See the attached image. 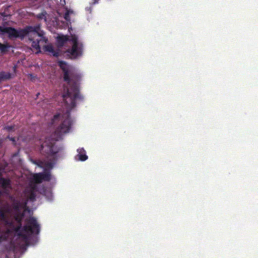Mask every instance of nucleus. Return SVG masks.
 <instances>
[{
	"label": "nucleus",
	"mask_w": 258,
	"mask_h": 258,
	"mask_svg": "<svg viewBox=\"0 0 258 258\" xmlns=\"http://www.w3.org/2000/svg\"><path fill=\"white\" fill-rule=\"evenodd\" d=\"M58 66L63 72V80L69 85L70 88L64 86L62 96L67 109L66 112L62 115L60 113L55 114L51 119L52 124L60 120V124L55 130L53 135L55 141L61 139L64 134L69 132L72 125L71 111L76 107V100L82 101L84 99L79 90V81L80 76L64 61H59Z\"/></svg>",
	"instance_id": "1"
},
{
	"label": "nucleus",
	"mask_w": 258,
	"mask_h": 258,
	"mask_svg": "<svg viewBox=\"0 0 258 258\" xmlns=\"http://www.w3.org/2000/svg\"><path fill=\"white\" fill-rule=\"evenodd\" d=\"M40 24L34 26H28L24 29L17 30L11 27L0 26V34H8L10 39L20 38L23 39L25 36H28L29 40L32 42V47L36 50V53L41 51L40 43H46L47 39L43 36L44 32L40 31Z\"/></svg>",
	"instance_id": "2"
},
{
	"label": "nucleus",
	"mask_w": 258,
	"mask_h": 258,
	"mask_svg": "<svg viewBox=\"0 0 258 258\" xmlns=\"http://www.w3.org/2000/svg\"><path fill=\"white\" fill-rule=\"evenodd\" d=\"M19 225L15 228V231L18 235L24 239H27L28 235L33 234H38L40 232V225L37 220L33 217H31L25 220L26 224L22 228L21 220L19 221Z\"/></svg>",
	"instance_id": "3"
},
{
	"label": "nucleus",
	"mask_w": 258,
	"mask_h": 258,
	"mask_svg": "<svg viewBox=\"0 0 258 258\" xmlns=\"http://www.w3.org/2000/svg\"><path fill=\"white\" fill-rule=\"evenodd\" d=\"M59 149L55 145V143L46 139L41 145V152L47 157H53L58 152Z\"/></svg>",
	"instance_id": "4"
},
{
	"label": "nucleus",
	"mask_w": 258,
	"mask_h": 258,
	"mask_svg": "<svg viewBox=\"0 0 258 258\" xmlns=\"http://www.w3.org/2000/svg\"><path fill=\"white\" fill-rule=\"evenodd\" d=\"M73 45L71 49L67 50V52L71 55L72 58H76L82 54L83 44L78 42V39L76 35L72 37Z\"/></svg>",
	"instance_id": "5"
},
{
	"label": "nucleus",
	"mask_w": 258,
	"mask_h": 258,
	"mask_svg": "<svg viewBox=\"0 0 258 258\" xmlns=\"http://www.w3.org/2000/svg\"><path fill=\"white\" fill-rule=\"evenodd\" d=\"M10 208L9 207H6L4 209H0V220L5 223L6 225L9 224V221L6 215L7 213L10 212Z\"/></svg>",
	"instance_id": "6"
},
{
	"label": "nucleus",
	"mask_w": 258,
	"mask_h": 258,
	"mask_svg": "<svg viewBox=\"0 0 258 258\" xmlns=\"http://www.w3.org/2000/svg\"><path fill=\"white\" fill-rule=\"evenodd\" d=\"M43 50L44 51L50 53L54 56L57 57L59 56V52L54 50L51 44L44 46Z\"/></svg>",
	"instance_id": "7"
},
{
	"label": "nucleus",
	"mask_w": 258,
	"mask_h": 258,
	"mask_svg": "<svg viewBox=\"0 0 258 258\" xmlns=\"http://www.w3.org/2000/svg\"><path fill=\"white\" fill-rule=\"evenodd\" d=\"M77 151L78 152V156L80 160L84 161L88 159V156L86 154V151L83 148L78 149Z\"/></svg>",
	"instance_id": "8"
},
{
	"label": "nucleus",
	"mask_w": 258,
	"mask_h": 258,
	"mask_svg": "<svg viewBox=\"0 0 258 258\" xmlns=\"http://www.w3.org/2000/svg\"><path fill=\"white\" fill-rule=\"evenodd\" d=\"M0 184L4 189H7L11 187V181L9 179L1 178H0Z\"/></svg>",
	"instance_id": "9"
},
{
	"label": "nucleus",
	"mask_w": 258,
	"mask_h": 258,
	"mask_svg": "<svg viewBox=\"0 0 258 258\" xmlns=\"http://www.w3.org/2000/svg\"><path fill=\"white\" fill-rule=\"evenodd\" d=\"M12 78V74L9 72H0V82L8 80Z\"/></svg>",
	"instance_id": "10"
},
{
	"label": "nucleus",
	"mask_w": 258,
	"mask_h": 258,
	"mask_svg": "<svg viewBox=\"0 0 258 258\" xmlns=\"http://www.w3.org/2000/svg\"><path fill=\"white\" fill-rule=\"evenodd\" d=\"M11 47V45L8 43L3 44L0 42V51L2 53H6Z\"/></svg>",
	"instance_id": "11"
},
{
	"label": "nucleus",
	"mask_w": 258,
	"mask_h": 258,
	"mask_svg": "<svg viewBox=\"0 0 258 258\" xmlns=\"http://www.w3.org/2000/svg\"><path fill=\"white\" fill-rule=\"evenodd\" d=\"M12 207L14 210L19 211L21 209V203L19 201H14L12 204Z\"/></svg>",
	"instance_id": "12"
},
{
	"label": "nucleus",
	"mask_w": 258,
	"mask_h": 258,
	"mask_svg": "<svg viewBox=\"0 0 258 258\" xmlns=\"http://www.w3.org/2000/svg\"><path fill=\"white\" fill-rule=\"evenodd\" d=\"M34 180L36 183H40L43 181L42 173H39L34 175Z\"/></svg>",
	"instance_id": "13"
},
{
	"label": "nucleus",
	"mask_w": 258,
	"mask_h": 258,
	"mask_svg": "<svg viewBox=\"0 0 258 258\" xmlns=\"http://www.w3.org/2000/svg\"><path fill=\"white\" fill-rule=\"evenodd\" d=\"M9 230H8L7 232H5L4 231L0 229V242L3 241H5L7 239V234H8Z\"/></svg>",
	"instance_id": "14"
},
{
	"label": "nucleus",
	"mask_w": 258,
	"mask_h": 258,
	"mask_svg": "<svg viewBox=\"0 0 258 258\" xmlns=\"http://www.w3.org/2000/svg\"><path fill=\"white\" fill-rule=\"evenodd\" d=\"M68 40V38L66 36H59L57 38L58 42L61 44L63 45Z\"/></svg>",
	"instance_id": "15"
},
{
	"label": "nucleus",
	"mask_w": 258,
	"mask_h": 258,
	"mask_svg": "<svg viewBox=\"0 0 258 258\" xmlns=\"http://www.w3.org/2000/svg\"><path fill=\"white\" fill-rule=\"evenodd\" d=\"M47 15V13L46 11H43L42 13L38 14L36 15V18L38 19H44V20L46 21V15Z\"/></svg>",
	"instance_id": "16"
},
{
	"label": "nucleus",
	"mask_w": 258,
	"mask_h": 258,
	"mask_svg": "<svg viewBox=\"0 0 258 258\" xmlns=\"http://www.w3.org/2000/svg\"><path fill=\"white\" fill-rule=\"evenodd\" d=\"M28 200L32 202H34L36 200V194L33 191H31L29 195Z\"/></svg>",
	"instance_id": "17"
},
{
	"label": "nucleus",
	"mask_w": 258,
	"mask_h": 258,
	"mask_svg": "<svg viewBox=\"0 0 258 258\" xmlns=\"http://www.w3.org/2000/svg\"><path fill=\"white\" fill-rule=\"evenodd\" d=\"M43 180L49 181L50 179V174L49 173H41Z\"/></svg>",
	"instance_id": "18"
},
{
	"label": "nucleus",
	"mask_w": 258,
	"mask_h": 258,
	"mask_svg": "<svg viewBox=\"0 0 258 258\" xmlns=\"http://www.w3.org/2000/svg\"><path fill=\"white\" fill-rule=\"evenodd\" d=\"M21 209H23L25 211L28 210V207H27V204H28V200H25L24 202H21Z\"/></svg>",
	"instance_id": "19"
},
{
	"label": "nucleus",
	"mask_w": 258,
	"mask_h": 258,
	"mask_svg": "<svg viewBox=\"0 0 258 258\" xmlns=\"http://www.w3.org/2000/svg\"><path fill=\"white\" fill-rule=\"evenodd\" d=\"M64 18L67 21H70V11H67L65 13L64 15Z\"/></svg>",
	"instance_id": "20"
},
{
	"label": "nucleus",
	"mask_w": 258,
	"mask_h": 258,
	"mask_svg": "<svg viewBox=\"0 0 258 258\" xmlns=\"http://www.w3.org/2000/svg\"><path fill=\"white\" fill-rule=\"evenodd\" d=\"M15 125H7L5 127V129L9 132L12 131L14 129Z\"/></svg>",
	"instance_id": "21"
},
{
	"label": "nucleus",
	"mask_w": 258,
	"mask_h": 258,
	"mask_svg": "<svg viewBox=\"0 0 258 258\" xmlns=\"http://www.w3.org/2000/svg\"><path fill=\"white\" fill-rule=\"evenodd\" d=\"M8 138L10 139V140L12 141L13 142H15V138L14 137H10L9 136L8 137Z\"/></svg>",
	"instance_id": "22"
},
{
	"label": "nucleus",
	"mask_w": 258,
	"mask_h": 258,
	"mask_svg": "<svg viewBox=\"0 0 258 258\" xmlns=\"http://www.w3.org/2000/svg\"><path fill=\"white\" fill-rule=\"evenodd\" d=\"M99 0H92V4L95 5L98 3Z\"/></svg>",
	"instance_id": "23"
},
{
	"label": "nucleus",
	"mask_w": 258,
	"mask_h": 258,
	"mask_svg": "<svg viewBox=\"0 0 258 258\" xmlns=\"http://www.w3.org/2000/svg\"><path fill=\"white\" fill-rule=\"evenodd\" d=\"M2 173L0 172V178H3L2 177Z\"/></svg>",
	"instance_id": "24"
}]
</instances>
